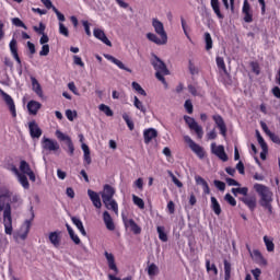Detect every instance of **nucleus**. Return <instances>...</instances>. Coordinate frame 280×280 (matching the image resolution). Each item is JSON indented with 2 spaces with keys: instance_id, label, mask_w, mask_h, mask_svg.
Listing matches in <instances>:
<instances>
[{
  "instance_id": "obj_1",
  "label": "nucleus",
  "mask_w": 280,
  "mask_h": 280,
  "mask_svg": "<svg viewBox=\"0 0 280 280\" xmlns=\"http://www.w3.org/2000/svg\"><path fill=\"white\" fill-rule=\"evenodd\" d=\"M12 196L10 189H3L0 192V213L3 211V226L7 235H12V206L9 198Z\"/></svg>"
},
{
  "instance_id": "obj_2",
  "label": "nucleus",
  "mask_w": 280,
  "mask_h": 280,
  "mask_svg": "<svg viewBox=\"0 0 280 280\" xmlns=\"http://www.w3.org/2000/svg\"><path fill=\"white\" fill-rule=\"evenodd\" d=\"M151 65L155 72V78L162 82V84H167V81H165L164 75H170V70L167 69V66L159 56L153 55V59L151 60Z\"/></svg>"
},
{
  "instance_id": "obj_3",
  "label": "nucleus",
  "mask_w": 280,
  "mask_h": 280,
  "mask_svg": "<svg viewBox=\"0 0 280 280\" xmlns=\"http://www.w3.org/2000/svg\"><path fill=\"white\" fill-rule=\"evenodd\" d=\"M254 189L260 196L261 207H270V203L272 202V192L270 191V189H268L267 186H264L261 184H255Z\"/></svg>"
},
{
  "instance_id": "obj_4",
  "label": "nucleus",
  "mask_w": 280,
  "mask_h": 280,
  "mask_svg": "<svg viewBox=\"0 0 280 280\" xmlns=\"http://www.w3.org/2000/svg\"><path fill=\"white\" fill-rule=\"evenodd\" d=\"M184 141H185V143H187V145L189 147L191 152H194V154H196V156H198V159H205V156H206L205 148H202V147H200V144L196 143L189 136H185Z\"/></svg>"
},
{
  "instance_id": "obj_5",
  "label": "nucleus",
  "mask_w": 280,
  "mask_h": 280,
  "mask_svg": "<svg viewBox=\"0 0 280 280\" xmlns=\"http://www.w3.org/2000/svg\"><path fill=\"white\" fill-rule=\"evenodd\" d=\"M184 121L185 124H187L190 130H194V132H196L198 139H202L205 131L202 130V127L198 125L196 119L190 116H184Z\"/></svg>"
},
{
  "instance_id": "obj_6",
  "label": "nucleus",
  "mask_w": 280,
  "mask_h": 280,
  "mask_svg": "<svg viewBox=\"0 0 280 280\" xmlns=\"http://www.w3.org/2000/svg\"><path fill=\"white\" fill-rule=\"evenodd\" d=\"M56 137L59 141H66V144L68 147V154L69 156H73L75 152V147L73 145V141L71 140V137L65 135L62 131L57 130Z\"/></svg>"
},
{
  "instance_id": "obj_7",
  "label": "nucleus",
  "mask_w": 280,
  "mask_h": 280,
  "mask_svg": "<svg viewBox=\"0 0 280 280\" xmlns=\"http://www.w3.org/2000/svg\"><path fill=\"white\" fill-rule=\"evenodd\" d=\"M42 147L43 150H46L47 152H58L60 150V144L58 141L47 137L43 138Z\"/></svg>"
},
{
  "instance_id": "obj_8",
  "label": "nucleus",
  "mask_w": 280,
  "mask_h": 280,
  "mask_svg": "<svg viewBox=\"0 0 280 280\" xmlns=\"http://www.w3.org/2000/svg\"><path fill=\"white\" fill-rule=\"evenodd\" d=\"M9 49H10L11 56H13L20 69H23V62L21 61V57L19 56V44L15 38L11 39L9 44Z\"/></svg>"
},
{
  "instance_id": "obj_9",
  "label": "nucleus",
  "mask_w": 280,
  "mask_h": 280,
  "mask_svg": "<svg viewBox=\"0 0 280 280\" xmlns=\"http://www.w3.org/2000/svg\"><path fill=\"white\" fill-rule=\"evenodd\" d=\"M242 14L244 15L243 21L245 23H253V9L248 0H244L243 2Z\"/></svg>"
},
{
  "instance_id": "obj_10",
  "label": "nucleus",
  "mask_w": 280,
  "mask_h": 280,
  "mask_svg": "<svg viewBox=\"0 0 280 280\" xmlns=\"http://www.w3.org/2000/svg\"><path fill=\"white\" fill-rule=\"evenodd\" d=\"M28 131L33 139H40V137H43V129L38 127V122H36V120L28 122Z\"/></svg>"
},
{
  "instance_id": "obj_11",
  "label": "nucleus",
  "mask_w": 280,
  "mask_h": 280,
  "mask_svg": "<svg viewBox=\"0 0 280 280\" xmlns=\"http://www.w3.org/2000/svg\"><path fill=\"white\" fill-rule=\"evenodd\" d=\"M0 91L4 98L7 106H9V110H10L12 117L16 118V105L14 104V100L8 93L3 92L2 90H0Z\"/></svg>"
},
{
  "instance_id": "obj_12",
  "label": "nucleus",
  "mask_w": 280,
  "mask_h": 280,
  "mask_svg": "<svg viewBox=\"0 0 280 280\" xmlns=\"http://www.w3.org/2000/svg\"><path fill=\"white\" fill-rule=\"evenodd\" d=\"M115 196V189L113 186L105 184L103 187V192L101 194L103 202H109Z\"/></svg>"
},
{
  "instance_id": "obj_13",
  "label": "nucleus",
  "mask_w": 280,
  "mask_h": 280,
  "mask_svg": "<svg viewBox=\"0 0 280 280\" xmlns=\"http://www.w3.org/2000/svg\"><path fill=\"white\" fill-rule=\"evenodd\" d=\"M211 148L215 156H218V159L223 161V163H226V161H229V155H226V151H224V145L215 147V143H212Z\"/></svg>"
},
{
  "instance_id": "obj_14",
  "label": "nucleus",
  "mask_w": 280,
  "mask_h": 280,
  "mask_svg": "<svg viewBox=\"0 0 280 280\" xmlns=\"http://www.w3.org/2000/svg\"><path fill=\"white\" fill-rule=\"evenodd\" d=\"M122 221L125 226H129L130 231L133 232L135 235H141V226H139V224H137L133 219L122 217Z\"/></svg>"
},
{
  "instance_id": "obj_15",
  "label": "nucleus",
  "mask_w": 280,
  "mask_h": 280,
  "mask_svg": "<svg viewBox=\"0 0 280 280\" xmlns=\"http://www.w3.org/2000/svg\"><path fill=\"white\" fill-rule=\"evenodd\" d=\"M212 119L219 128L220 135H222V137H226V124L224 122V118L217 114L212 116Z\"/></svg>"
},
{
  "instance_id": "obj_16",
  "label": "nucleus",
  "mask_w": 280,
  "mask_h": 280,
  "mask_svg": "<svg viewBox=\"0 0 280 280\" xmlns=\"http://www.w3.org/2000/svg\"><path fill=\"white\" fill-rule=\"evenodd\" d=\"M105 259H107V266L109 270H113L115 275H119V268H117V264L115 262V255L112 253L105 252Z\"/></svg>"
},
{
  "instance_id": "obj_17",
  "label": "nucleus",
  "mask_w": 280,
  "mask_h": 280,
  "mask_svg": "<svg viewBox=\"0 0 280 280\" xmlns=\"http://www.w3.org/2000/svg\"><path fill=\"white\" fill-rule=\"evenodd\" d=\"M88 196H89L92 205L96 209H102V199L100 198V194L95 192V190L89 189L88 190Z\"/></svg>"
},
{
  "instance_id": "obj_18",
  "label": "nucleus",
  "mask_w": 280,
  "mask_h": 280,
  "mask_svg": "<svg viewBox=\"0 0 280 280\" xmlns=\"http://www.w3.org/2000/svg\"><path fill=\"white\" fill-rule=\"evenodd\" d=\"M94 37L107 45V47H113V43L108 40L106 33L102 28H94Z\"/></svg>"
},
{
  "instance_id": "obj_19",
  "label": "nucleus",
  "mask_w": 280,
  "mask_h": 280,
  "mask_svg": "<svg viewBox=\"0 0 280 280\" xmlns=\"http://www.w3.org/2000/svg\"><path fill=\"white\" fill-rule=\"evenodd\" d=\"M159 137V131L154 128L144 129L143 139L144 143L148 145L152 141V139H156Z\"/></svg>"
},
{
  "instance_id": "obj_20",
  "label": "nucleus",
  "mask_w": 280,
  "mask_h": 280,
  "mask_svg": "<svg viewBox=\"0 0 280 280\" xmlns=\"http://www.w3.org/2000/svg\"><path fill=\"white\" fill-rule=\"evenodd\" d=\"M152 25L155 30V34H158L160 37L167 38V33H165V27L163 26L162 22L158 19H153Z\"/></svg>"
},
{
  "instance_id": "obj_21",
  "label": "nucleus",
  "mask_w": 280,
  "mask_h": 280,
  "mask_svg": "<svg viewBox=\"0 0 280 280\" xmlns=\"http://www.w3.org/2000/svg\"><path fill=\"white\" fill-rule=\"evenodd\" d=\"M105 58L109 60V62H113L114 65H116L118 69H121L122 71H127L128 73H132V70L130 68L126 67L124 62H121V60L115 58L114 56L106 55Z\"/></svg>"
},
{
  "instance_id": "obj_22",
  "label": "nucleus",
  "mask_w": 280,
  "mask_h": 280,
  "mask_svg": "<svg viewBox=\"0 0 280 280\" xmlns=\"http://www.w3.org/2000/svg\"><path fill=\"white\" fill-rule=\"evenodd\" d=\"M31 84L34 93H36V95L43 100V97H45V94L43 93V86H40V83L38 82L36 77H31Z\"/></svg>"
},
{
  "instance_id": "obj_23",
  "label": "nucleus",
  "mask_w": 280,
  "mask_h": 280,
  "mask_svg": "<svg viewBox=\"0 0 280 280\" xmlns=\"http://www.w3.org/2000/svg\"><path fill=\"white\" fill-rule=\"evenodd\" d=\"M48 240L55 248H60V242L62 238L60 237L59 231L50 232L48 235Z\"/></svg>"
},
{
  "instance_id": "obj_24",
  "label": "nucleus",
  "mask_w": 280,
  "mask_h": 280,
  "mask_svg": "<svg viewBox=\"0 0 280 280\" xmlns=\"http://www.w3.org/2000/svg\"><path fill=\"white\" fill-rule=\"evenodd\" d=\"M40 108H43V104H40L38 101H30L27 103V110L30 115H38Z\"/></svg>"
},
{
  "instance_id": "obj_25",
  "label": "nucleus",
  "mask_w": 280,
  "mask_h": 280,
  "mask_svg": "<svg viewBox=\"0 0 280 280\" xmlns=\"http://www.w3.org/2000/svg\"><path fill=\"white\" fill-rule=\"evenodd\" d=\"M103 221L107 231H115V222L113 221V217H110L108 211L103 212Z\"/></svg>"
},
{
  "instance_id": "obj_26",
  "label": "nucleus",
  "mask_w": 280,
  "mask_h": 280,
  "mask_svg": "<svg viewBox=\"0 0 280 280\" xmlns=\"http://www.w3.org/2000/svg\"><path fill=\"white\" fill-rule=\"evenodd\" d=\"M252 257H254L258 266H268V260L264 257V255L261 254V252H259V249H254Z\"/></svg>"
},
{
  "instance_id": "obj_27",
  "label": "nucleus",
  "mask_w": 280,
  "mask_h": 280,
  "mask_svg": "<svg viewBox=\"0 0 280 280\" xmlns=\"http://www.w3.org/2000/svg\"><path fill=\"white\" fill-rule=\"evenodd\" d=\"M147 38L151 40V43H154L155 45H166L167 44V37H160L156 36L154 33H148Z\"/></svg>"
},
{
  "instance_id": "obj_28",
  "label": "nucleus",
  "mask_w": 280,
  "mask_h": 280,
  "mask_svg": "<svg viewBox=\"0 0 280 280\" xmlns=\"http://www.w3.org/2000/svg\"><path fill=\"white\" fill-rule=\"evenodd\" d=\"M242 202L248 207L249 210L255 211L257 209V198L255 196L242 198Z\"/></svg>"
},
{
  "instance_id": "obj_29",
  "label": "nucleus",
  "mask_w": 280,
  "mask_h": 280,
  "mask_svg": "<svg viewBox=\"0 0 280 280\" xmlns=\"http://www.w3.org/2000/svg\"><path fill=\"white\" fill-rule=\"evenodd\" d=\"M210 209H212L215 215H220L222 213V207L215 197L210 198Z\"/></svg>"
},
{
  "instance_id": "obj_30",
  "label": "nucleus",
  "mask_w": 280,
  "mask_h": 280,
  "mask_svg": "<svg viewBox=\"0 0 280 280\" xmlns=\"http://www.w3.org/2000/svg\"><path fill=\"white\" fill-rule=\"evenodd\" d=\"M71 221H72V224H74V226H77V229L80 231L81 235L86 237V230H84V224L82 223V220H80L77 217H72Z\"/></svg>"
},
{
  "instance_id": "obj_31",
  "label": "nucleus",
  "mask_w": 280,
  "mask_h": 280,
  "mask_svg": "<svg viewBox=\"0 0 280 280\" xmlns=\"http://www.w3.org/2000/svg\"><path fill=\"white\" fill-rule=\"evenodd\" d=\"M106 209L109 211H114V213H119V205H117V201L115 199H110L109 201H103Z\"/></svg>"
},
{
  "instance_id": "obj_32",
  "label": "nucleus",
  "mask_w": 280,
  "mask_h": 280,
  "mask_svg": "<svg viewBox=\"0 0 280 280\" xmlns=\"http://www.w3.org/2000/svg\"><path fill=\"white\" fill-rule=\"evenodd\" d=\"M66 229H67V231L69 233V236L72 240V242H74V244H77V245H80L82 241L80 240V236H78V234H75V232L73 231V228H71V225H69L67 223Z\"/></svg>"
},
{
  "instance_id": "obj_33",
  "label": "nucleus",
  "mask_w": 280,
  "mask_h": 280,
  "mask_svg": "<svg viewBox=\"0 0 280 280\" xmlns=\"http://www.w3.org/2000/svg\"><path fill=\"white\" fill-rule=\"evenodd\" d=\"M210 3H211V8H212L214 14H217L218 19H224V15L220 11V0H211Z\"/></svg>"
},
{
  "instance_id": "obj_34",
  "label": "nucleus",
  "mask_w": 280,
  "mask_h": 280,
  "mask_svg": "<svg viewBox=\"0 0 280 280\" xmlns=\"http://www.w3.org/2000/svg\"><path fill=\"white\" fill-rule=\"evenodd\" d=\"M147 272L151 279L153 277H156V275H159V266H156V264L154 262L149 264L147 268Z\"/></svg>"
},
{
  "instance_id": "obj_35",
  "label": "nucleus",
  "mask_w": 280,
  "mask_h": 280,
  "mask_svg": "<svg viewBox=\"0 0 280 280\" xmlns=\"http://www.w3.org/2000/svg\"><path fill=\"white\" fill-rule=\"evenodd\" d=\"M265 246L268 253H275V242L272 237L264 236Z\"/></svg>"
},
{
  "instance_id": "obj_36",
  "label": "nucleus",
  "mask_w": 280,
  "mask_h": 280,
  "mask_svg": "<svg viewBox=\"0 0 280 280\" xmlns=\"http://www.w3.org/2000/svg\"><path fill=\"white\" fill-rule=\"evenodd\" d=\"M20 172L24 174V176L28 175L30 172H32V167L30 166V163H27V161L22 160L20 162Z\"/></svg>"
},
{
  "instance_id": "obj_37",
  "label": "nucleus",
  "mask_w": 280,
  "mask_h": 280,
  "mask_svg": "<svg viewBox=\"0 0 280 280\" xmlns=\"http://www.w3.org/2000/svg\"><path fill=\"white\" fill-rule=\"evenodd\" d=\"M18 180L24 189H30V180H27V175L20 173L18 175Z\"/></svg>"
},
{
  "instance_id": "obj_38",
  "label": "nucleus",
  "mask_w": 280,
  "mask_h": 280,
  "mask_svg": "<svg viewBox=\"0 0 280 280\" xmlns=\"http://www.w3.org/2000/svg\"><path fill=\"white\" fill-rule=\"evenodd\" d=\"M133 106L140 110L141 113H143V115H145V113H148V109L145 108V105H143V102H141L139 100V97L135 96L133 97Z\"/></svg>"
},
{
  "instance_id": "obj_39",
  "label": "nucleus",
  "mask_w": 280,
  "mask_h": 280,
  "mask_svg": "<svg viewBox=\"0 0 280 280\" xmlns=\"http://www.w3.org/2000/svg\"><path fill=\"white\" fill-rule=\"evenodd\" d=\"M217 67L218 69H221L222 72L225 73V75H229V71L226 70V63L224 62L223 57H217Z\"/></svg>"
},
{
  "instance_id": "obj_40",
  "label": "nucleus",
  "mask_w": 280,
  "mask_h": 280,
  "mask_svg": "<svg viewBox=\"0 0 280 280\" xmlns=\"http://www.w3.org/2000/svg\"><path fill=\"white\" fill-rule=\"evenodd\" d=\"M156 231H158L159 240L161 242H167L168 237H167V233H165V226L159 225L156 228Z\"/></svg>"
},
{
  "instance_id": "obj_41",
  "label": "nucleus",
  "mask_w": 280,
  "mask_h": 280,
  "mask_svg": "<svg viewBox=\"0 0 280 280\" xmlns=\"http://www.w3.org/2000/svg\"><path fill=\"white\" fill-rule=\"evenodd\" d=\"M256 137L262 152H268V144L266 143V140H264V137H261V133H259V131H256Z\"/></svg>"
},
{
  "instance_id": "obj_42",
  "label": "nucleus",
  "mask_w": 280,
  "mask_h": 280,
  "mask_svg": "<svg viewBox=\"0 0 280 280\" xmlns=\"http://www.w3.org/2000/svg\"><path fill=\"white\" fill-rule=\"evenodd\" d=\"M98 110H101V113H104L106 117H113L114 115L113 109H110V107L106 104H101L98 106Z\"/></svg>"
},
{
  "instance_id": "obj_43",
  "label": "nucleus",
  "mask_w": 280,
  "mask_h": 280,
  "mask_svg": "<svg viewBox=\"0 0 280 280\" xmlns=\"http://www.w3.org/2000/svg\"><path fill=\"white\" fill-rule=\"evenodd\" d=\"M205 43H206L207 51H210V49H213V39L211 38L210 33H205Z\"/></svg>"
},
{
  "instance_id": "obj_44",
  "label": "nucleus",
  "mask_w": 280,
  "mask_h": 280,
  "mask_svg": "<svg viewBox=\"0 0 280 280\" xmlns=\"http://www.w3.org/2000/svg\"><path fill=\"white\" fill-rule=\"evenodd\" d=\"M133 205L138 207L139 209H145V202L141 197H138L137 195H132Z\"/></svg>"
},
{
  "instance_id": "obj_45",
  "label": "nucleus",
  "mask_w": 280,
  "mask_h": 280,
  "mask_svg": "<svg viewBox=\"0 0 280 280\" xmlns=\"http://www.w3.org/2000/svg\"><path fill=\"white\" fill-rule=\"evenodd\" d=\"M131 86L133 91H137V93H139V95H143V97L148 95V93H145V90H143V88H141V84H139L138 82L133 81L131 83Z\"/></svg>"
},
{
  "instance_id": "obj_46",
  "label": "nucleus",
  "mask_w": 280,
  "mask_h": 280,
  "mask_svg": "<svg viewBox=\"0 0 280 280\" xmlns=\"http://www.w3.org/2000/svg\"><path fill=\"white\" fill-rule=\"evenodd\" d=\"M122 119L126 122L129 130H135V121L130 119V116L127 113L122 114Z\"/></svg>"
},
{
  "instance_id": "obj_47",
  "label": "nucleus",
  "mask_w": 280,
  "mask_h": 280,
  "mask_svg": "<svg viewBox=\"0 0 280 280\" xmlns=\"http://www.w3.org/2000/svg\"><path fill=\"white\" fill-rule=\"evenodd\" d=\"M232 194L234 196H237V194H241V196L248 197V187H242V188H232Z\"/></svg>"
},
{
  "instance_id": "obj_48",
  "label": "nucleus",
  "mask_w": 280,
  "mask_h": 280,
  "mask_svg": "<svg viewBox=\"0 0 280 280\" xmlns=\"http://www.w3.org/2000/svg\"><path fill=\"white\" fill-rule=\"evenodd\" d=\"M9 202L10 205H21L22 200H21V196L19 194H11V196L9 197Z\"/></svg>"
},
{
  "instance_id": "obj_49",
  "label": "nucleus",
  "mask_w": 280,
  "mask_h": 280,
  "mask_svg": "<svg viewBox=\"0 0 280 280\" xmlns=\"http://www.w3.org/2000/svg\"><path fill=\"white\" fill-rule=\"evenodd\" d=\"M206 269L207 272H213V275H218V267H215V264L211 265V260H206Z\"/></svg>"
},
{
  "instance_id": "obj_50",
  "label": "nucleus",
  "mask_w": 280,
  "mask_h": 280,
  "mask_svg": "<svg viewBox=\"0 0 280 280\" xmlns=\"http://www.w3.org/2000/svg\"><path fill=\"white\" fill-rule=\"evenodd\" d=\"M24 224L26 229H25V232L20 235L21 240H27V235L30 234V229H32V221L26 220Z\"/></svg>"
},
{
  "instance_id": "obj_51",
  "label": "nucleus",
  "mask_w": 280,
  "mask_h": 280,
  "mask_svg": "<svg viewBox=\"0 0 280 280\" xmlns=\"http://www.w3.org/2000/svg\"><path fill=\"white\" fill-rule=\"evenodd\" d=\"M184 107H185V110L188 113V115L194 114V104L191 103V100H186Z\"/></svg>"
},
{
  "instance_id": "obj_52",
  "label": "nucleus",
  "mask_w": 280,
  "mask_h": 280,
  "mask_svg": "<svg viewBox=\"0 0 280 280\" xmlns=\"http://www.w3.org/2000/svg\"><path fill=\"white\" fill-rule=\"evenodd\" d=\"M59 34H61V36H66V38H69V28H67L62 22L59 23Z\"/></svg>"
},
{
  "instance_id": "obj_53",
  "label": "nucleus",
  "mask_w": 280,
  "mask_h": 280,
  "mask_svg": "<svg viewBox=\"0 0 280 280\" xmlns=\"http://www.w3.org/2000/svg\"><path fill=\"white\" fill-rule=\"evenodd\" d=\"M168 175L172 178L174 185H176V187H178L180 189L183 187V182H180V179L176 178V175H174V173H172L171 171H168Z\"/></svg>"
},
{
  "instance_id": "obj_54",
  "label": "nucleus",
  "mask_w": 280,
  "mask_h": 280,
  "mask_svg": "<svg viewBox=\"0 0 280 280\" xmlns=\"http://www.w3.org/2000/svg\"><path fill=\"white\" fill-rule=\"evenodd\" d=\"M224 272H225V278L231 279V262L229 260H224Z\"/></svg>"
},
{
  "instance_id": "obj_55",
  "label": "nucleus",
  "mask_w": 280,
  "mask_h": 280,
  "mask_svg": "<svg viewBox=\"0 0 280 280\" xmlns=\"http://www.w3.org/2000/svg\"><path fill=\"white\" fill-rule=\"evenodd\" d=\"M224 200L228 201L231 205V207L237 206V200H235L233 196L229 192L224 196Z\"/></svg>"
},
{
  "instance_id": "obj_56",
  "label": "nucleus",
  "mask_w": 280,
  "mask_h": 280,
  "mask_svg": "<svg viewBox=\"0 0 280 280\" xmlns=\"http://www.w3.org/2000/svg\"><path fill=\"white\" fill-rule=\"evenodd\" d=\"M12 23L13 25H15V27H23V30H27V26L25 25V23H23V21H21V19L19 18H13Z\"/></svg>"
},
{
  "instance_id": "obj_57",
  "label": "nucleus",
  "mask_w": 280,
  "mask_h": 280,
  "mask_svg": "<svg viewBox=\"0 0 280 280\" xmlns=\"http://www.w3.org/2000/svg\"><path fill=\"white\" fill-rule=\"evenodd\" d=\"M66 117H67V119H69V121H73V119H75V117H78V112L67 109L66 110Z\"/></svg>"
},
{
  "instance_id": "obj_58",
  "label": "nucleus",
  "mask_w": 280,
  "mask_h": 280,
  "mask_svg": "<svg viewBox=\"0 0 280 280\" xmlns=\"http://www.w3.org/2000/svg\"><path fill=\"white\" fill-rule=\"evenodd\" d=\"M214 187H217V189H219V191H224V189H226V184L222 180H214Z\"/></svg>"
},
{
  "instance_id": "obj_59",
  "label": "nucleus",
  "mask_w": 280,
  "mask_h": 280,
  "mask_svg": "<svg viewBox=\"0 0 280 280\" xmlns=\"http://www.w3.org/2000/svg\"><path fill=\"white\" fill-rule=\"evenodd\" d=\"M188 69L191 75H198V69L191 60L188 62Z\"/></svg>"
},
{
  "instance_id": "obj_60",
  "label": "nucleus",
  "mask_w": 280,
  "mask_h": 280,
  "mask_svg": "<svg viewBox=\"0 0 280 280\" xmlns=\"http://www.w3.org/2000/svg\"><path fill=\"white\" fill-rule=\"evenodd\" d=\"M52 11L55 12L58 21H60V23H65L66 21L65 14L60 13L56 7H52Z\"/></svg>"
},
{
  "instance_id": "obj_61",
  "label": "nucleus",
  "mask_w": 280,
  "mask_h": 280,
  "mask_svg": "<svg viewBox=\"0 0 280 280\" xmlns=\"http://www.w3.org/2000/svg\"><path fill=\"white\" fill-rule=\"evenodd\" d=\"M45 28L46 26L43 24V22L39 23V26H34L33 30L34 32H36L37 34H45Z\"/></svg>"
},
{
  "instance_id": "obj_62",
  "label": "nucleus",
  "mask_w": 280,
  "mask_h": 280,
  "mask_svg": "<svg viewBox=\"0 0 280 280\" xmlns=\"http://www.w3.org/2000/svg\"><path fill=\"white\" fill-rule=\"evenodd\" d=\"M39 56H49V44H44L42 46V50L39 51Z\"/></svg>"
},
{
  "instance_id": "obj_63",
  "label": "nucleus",
  "mask_w": 280,
  "mask_h": 280,
  "mask_svg": "<svg viewBox=\"0 0 280 280\" xmlns=\"http://www.w3.org/2000/svg\"><path fill=\"white\" fill-rule=\"evenodd\" d=\"M268 137L273 143H277V145H280V138L275 132H271Z\"/></svg>"
},
{
  "instance_id": "obj_64",
  "label": "nucleus",
  "mask_w": 280,
  "mask_h": 280,
  "mask_svg": "<svg viewBox=\"0 0 280 280\" xmlns=\"http://www.w3.org/2000/svg\"><path fill=\"white\" fill-rule=\"evenodd\" d=\"M271 93L273 97H277V100H280V88L279 86H273L271 89Z\"/></svg>"
}]
</instances>
